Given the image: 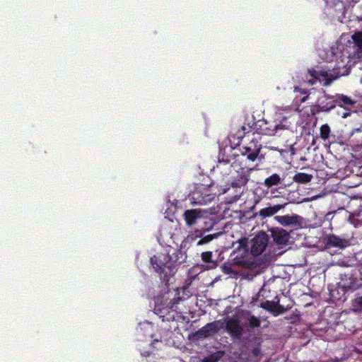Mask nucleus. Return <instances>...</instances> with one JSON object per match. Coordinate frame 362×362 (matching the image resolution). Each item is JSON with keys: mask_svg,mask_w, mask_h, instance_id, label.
Here are the masks:
<instances>
[{"mask_svg": "<svg viewBox=\"0 0 362 362\" xmlns=\"http://www.w3.org/2000/svg\"><path fill=\"white\" fill-rule=\"evenodd\" d=\"M216 238V234H209L202 237L197 243V245H204L209 243L210 241Z\"/></svg>", "mask_w": 362, "mask_h": 362, "instance_id": "nucleus-25", "label": "nucleus"}, {"mask_svg": "<svg viewBox=\"0 0 362 362\" xmlns=\"http://www.w3.org/2000/svg\"><path fill=\"white\" fill-rule=\"evenodd\" d=\"M334 99H335L336 106L344 108L352 107L356 103L351 98L342 94L334 95Z\"/></svg>", "mask_w": 362, "mask_h": 362, "instance_id": "nucleus-15", "label": "nucleus"}, {"mask_svg": "<svg viewBox=\"0 0 362 362\" xmlns=\"http://www.w3.org/2000/svg\"><path fill=\"white\" fill-rule=\"evenodd\" d=\"M173 255H176L175 258L170 256L169 253H157L151 257V264L165 284L168 283L169 277L173 275L176 266L182 262V260H180L178 257L179 255L181 257H182V254L179 250Z\"/></svg>", "mask_w": 362, "mask_h": 362, "instance_id": "nucleus-2", "label": "nucleus"}, {"mask_svg": "<svg viewBox=\"0 0 362 362\" xmlns=\"http://www.w3.org/2000/svg\"><path fill=\"white\" fill-rule=\"evenodd\" d=\"M272 239L277 245H285L288 241L289 233L281 228H272L270 229Z\"/></svg>", "mask_w": 362, "mask_h": 362, "instance_id": "nucleus-10", "label": "nucleus"}, {"mask_svg": "<svg viewBox=\"0 0 362 362\" xmlns=\"http://www.w3.org/2000/svg\"><path fill=\"white\" fill-rule=\"evenodd\" d=\"M246 243L247 242L245 240H243V249L244 253H247V249L245 247V243Z\"/></svg>", "mask_w": 362, "mask_h": 362, "instance_id": "nucleus-30", "label": "nucleus"}, {"mask_svg": "<svg viewBox=\"0 0 362 362\" xmlns=\"http://www.w3.org/2000/svg\"><path fill=\"white\" fill-rule=\"evenodd\" d=\"M291 108L289 106L286 107V111H291Z\"/></svg>", "mask_w": 362, "mask_h": 362, "instance_id": "nucleus-32", "label": "nucleus"}, {"mask_svg": "<svg viewBox=\"0 0 362 362\" xmlns=\"http://www.w3.org/2000/svg\"><path fill=\"white\" fill-rule=\"evenodd\" d=\"M327 245L344 249L349 245V242L348 240L341 238L335 235H330L327 238Z\"/></svg>", "mask_w": 362, "mask_h": 362, "instance_id": "nucleus-14", "label": "nucleus"}, {"mask_svg": "<svg viewBox=\"0 0 362 362\" xmlns=\"http://www.w3.org/2000/svg\"><path fill=\"white\" fill-rule=\"evenodd\" d=\"M360 83H362V78L360 79Z\"/></svg>", "mask_w": 362, "mask_h": 362, "instance_id": "nucleus-36", "label": "nucleus"}, {"mask_svg": "<svg viewBox=\"0 0 362 362\" xmlns=\"http://www.w3.org/2000/svg\"><path fill=\"white\" fill-rule=\"evenodd\" d=\"M358 271H359L361 277L362 278V260H361V262L358 264Z\"/></svg>", "mask_w": 362, "mask_h": 362, "instance_id": "nucleus-29", "label": "nucleus"}, {"mask_svg": "<svg viewBox=\"0 0 362 362\" xmlns=\"http://www.w3.org/2000/svg\"><path fill=\"white\" fill-rule=\"evenodd\" d=\"M182 300V298L180 297L175 298L173 300L172 302L170 303V308L173 310L176 309V305L178 304V303Z\"/></svg>", "mask_w": 362, "mask_h": 362, "instance_id": "nucleus-27", "label": "nucleus"}, {"mask_svg": "<svg viewBox=\"0 0 362 362\" xmlns=\"http://www.w3.org/2000/svg\"><path fill=\"white\" fill-rule=\"evenodd\" d=\"M251 354H252V356H254L255 358H257L259 356V354H261V351H259V348L256 347V348L252 349Z\"/></svg>", "mask_w": 362, "mask_h": 362, "instance_id": "nucleus-28", "label": "nucleus"}, {"mask_svg": "<svg viewBox=\"0 0 362 362\" xmlns=\"http://www.w3.org/2000/svg\"><path fill=\"white\" fill-rule=\"evenodd\" d=\"M183 216L187 225L193 226L196 223L197 219L201 217V214L197 209H187Z\"/></svg>", "mask_w": 362, "mask_h": 362, "instance_id": "nucleus-16", "label": "nucleus"}, {"mask_svg": "<svg viewBox=\"0 0 362 362\" xmlns=\"http://www.w3.org/2000/svg\"><path fill=\"white\" fill-rule=\"evenodd\" d=\"M260 307L269 312L274 316L279 315L286 312V308L284 305H280L278 302L274 300H267L260 304Z\"/></svg>", "mask_w": 362, "mask_h": 362, "instance_id": "nucleus-9", "label": "nucleus"}, {"mask_svg": "<svg viewBox=\"0 0 362 362\" xmlns=\"http://www.w3.org/2000/svg\"><path fill=\"white\" fill-rule=\"evenodd\" d=\"M356 51L362 52V31H356L351 35Z\"/></svg>", "mask_w": 362, "mask_h": 362, "instance_id": "nucleus-20", "label": "nucleus"}, {"mask_svg": "<svg viewBox=\"0 0 362 362\" xmlns=\"http://www.w3.org/2000/svg\"><path fill=\"white\" fill-rule=\"evenodd\" d=\"M223 355L224 353L222 351L214 352L206 356L204 359V362H217L223 356Z\"/></svg>", "mask_w": 362, "mask_h": 362, "instance_id": "nucleus-24", "label": "nucleus"}, {"mask_svg": "<svg viewBox=\"0 0 362 362\" xmlns=\"http://www.w3.org/2000/svg\"><path fill=\"white\" fill-rule=\"evenodd\" d=\"M350 69L344 66H335L331 71H317L314 69H308V74L312 78L308 79L309 85H314L317 81L322 82L324 86H330L337 78L341 76L349 74Z\"/></svg>", "mask_w": 362, "mask_h": 362, "instance_id": "nucleus-3", "label": "nucleus"}, {"mask_svg": "<svg viewBox=\"0 0 362 362\" xmlns=\"http://www.w3.org/2000/svg\"><path fill=\"white\" fill-rule=\"evenodd\" d=\"M281 178L278 174H272L265 179L264 185L267 187H271L277 185L280 183Z\"/></svg>", "mask_w": 362, "mask_h": 362, "instance_id": "nucleus-21", "label": "nucleus"}, {"mask_svg": "<svg viewBox=\"0 0 362 362\" xmlns=\"http://www.w3.org/2000/svg\"><path fill=\"white\" fill-rule=\"evenodd\" d=\"M223 327V322L221 320H214L207 323L204 327L198 329L195 332H192L189 335L190 340H200L218 334Z\"/></svg>", "mask_w": 362, "mask_h": 362, "instance_id": "nucleus-4", "label": "nucleus"}, {"mask_svg": "<svg viewBox=\"0 0 362 362\" xmlns=\"http://www.w3.org/2000/svg\"><path fill=\"white\" fill-rule=\"evenodd\" d=\"M294 92L297 93V95H296L294 99V103L297 105L306 102L310 95V92L308 90L303 89L299 86H294Z\"/></svg>", "mask_w": 362, "mask_h": 362, "instance_id": "nucleus-17", "label": "nucleus"}, {"mask_svg": "<svg viewBox=\"0 0 362 362\" xmlns=\"http://www.w3.org/2000/svg\"><path fill=\"white\" fill-rule=\"evenodd\" d=\"M255 169V168L247 169L240 168L239 170H237V175L236 177H234L230 185H232L233 187L236 188L245 186L248 182L250 175Z\"/></svg>", "mask_w": 362, "mask_h": 362, "instance_id": "nucleus-7", "label": "nucleus"}, {"mask_svg": "<svg viewBox=\"0 0 362 362\" xmlns=\"http://www.w3.org/2000/svg\"><path fill=\"white\" fill-rule=\"evenodd\" d=\"M360 305H361V306L362 307V298L361 299Z\"/></svg>", "mask_w": 362, "mask_h": 362, "instance_id": "nucleus-34", "label": "nucleus"}, {"mask_svg": "<svg viewBox=\"0 0 362 362\" xmlns=\"http://www.w3.org/2000/svg\"><path fill=\"white\" fill-rule=\"evenodd\" d=\"M268 244V237L265 232L258 233L251 240V254L255 257L261 255Z\"/></svg>", "mask_w": 362, "mask_h": 362, "instance_id": "nucleus-6", "label": "nucleus"}, {"mask_svg": "<svg viewBox=\"0 0 362 362\" xmlns=\"http://www.w3.org/2000/svg\"><path fill=\"white\" fill-rule=\"evenodd\" d=\"M331 134V128L327 124H324L320 127V138L324 141H326Z\"/></svg>", "mask_w": 362, "mask_h": 362, "instance_id": "nucleus-23", "label": "nucleus"}, {"mask_svg": "<svg viewBox=\"0 0 362 362\" xmlns=\"http://www.w3.org/2000/svg\"><path fill=\"white\" fill-rule=\"evenodd\" d=\"M300 218V217L296 214H293L291 215L276 216L274 217L275 221L284 226H298Z\"/></svg>", "mask_w": 362, "mask_h": 362, "instance_id": "nucleus-11", "label": "nucleus"}, {"mask_svg": "<svg viewBox=\"0 0 362 362\" xmlns=\"http://www.w3.org/2000/svg\"><path fill=\"white\" fill-rule=\"evenodd\" d=\"M286 206L285 204H276L274 206H267L266 208H263L260 209L258 212L259 217L263 218H267L273 216L276 214L278 211L281 210Z\"/></svg>", "mask_w": 362, "mask_h": 362, "instance_id": "nucleus-12", "label": "nucleus"}, {"mask_svg": "<svg viewBox=\"0 0 362 362\" xmlns=\"http://www.w3.org/2000/svg\"><path fill=\"white\" fill-rule=\"evenodd\" d=\"M226 331L233 339L239 340L243 335V328L239 324L238 320L233 317L229 318L226 323Z\"/></svg>", "mask_w": 362, "mask_h": 362, "instance_id": "nucleus-8", "label": "nucleus"}, {"mask_svg": "<svg viewBox=\"0 0 362 362\" xmlns=\"http://www.w3.org/2000/svg\"><path fill=\"white\" fill-rule=\"evenodd\" d=\"M336 107L335 99L333 95H324L323 97L317 99V104L313 107V115L317 114L321 112H328L334 109Z\"/></svg>", "mask_w": 362, "mask_h": 362, "instance_id": "nucleus-5", "label": "nucleus"}, {"mask_svg": "<svg viewBox=\"0 0 362 362\" xmlns=\"http://www.w3.org/2000/svg\"><path fill=\"white\" fill-rule=\"evenodd\" d=\"M201 259L206 264V269H215L218 266L217 260L212 259V253L210 251L201 253Z\"/></svg>", "mask_w": 362, "mask_h": 362, "instance_id": "nucleus-18", "label": "nucleus"}, {"mask_svg": "<svg viewBox=\"0 0 362 362\" xmlns=\"http://www.w3.org/2000/svg\"><path fill=\"white\" fill-rule=\"evenodd\" d=\"M268 124L265 121H262L259 124L260 128L256 129V132L252 131V127H241L236 134L230 135V138L233 140H238V151L241 155L246 158L250 162L256 160H262L264 157L261 155L262 144L259 135H273L276 133L279 129H283L284 127L281 124H274L267 126Z\"/></svg>", "mask_w": 362, "mask_h": 362, "instance_id": "nucleus-1", "label": "nucleus"}, {"mask_svg": "<svg viewBox=\"0 0 362 362\" xmlns=\"http://www.w3.org/2000/svg\"><path fill=\"white\" fill-rule=\"evenodd\" d=\"M346 116H347V114H345V115H344V118H346Z\"/></svg>", "mask_w": 362, "mask_h": 362, "instance_id": "nucleus-35", "label": "nucleus"}, {"mask_svg": "<svg viewBox=\"0 0 362 362\" xmlns=\"http://www.w3.org/2000/svg\"><path fill=\"white\" fill-rule=\"evenodd\" d=\"M233 264V265L239 266L245 269H255L257 267L255 261L239 256L234 257Z\"/></svg>", "mask_w": 362, "mask_h": 362, "instance_id": "nucleus-13", "label": "nucleus"}, {"mask_svg": "<svg viewBox=\"0 0 362 362\" xmlns=\"http://www.w3.org/2000/svg\"><path fill=\"white\" fill-rule=\"evenodd\" d=\"M326 1V3L328 4L329 3L330 1H332V0H325Z\"/></svg>", "mask_w": 362, "mask_h": 362, "instance_id": "nucleus-33", "label": "nucleus"}, {"mask_svg": "<svg viewBox=\"0 0 362 362\" xmlns=\"http://www.w3.org/2000/svg\"><path fill=\"white\" fill-rule=\"evenodd\" d=\"M313 179V175L312 174H307L304 173H298L294 175L293 176V182L301 183V184H306L308 182H310L312 181Z\"/></svg>", "mask_w": 362, "mask_h": 362, "instance_id": "nucleus-19", "label": "nucleus"}, {"mask_svg": "<svg viewBox=\"0 0 362 362\" xmlns=\"http://www.w3.org/2000/svg\"><path fill=\"white\" fill-rule=\"evenodd\" d=\"M247 314L248 315L247 318L248 327L252 329L258 328L261 325V320L257 316L250 315L249 312H247Z\"/></svg>", "mask_w": 362, "mask_h": 362, "instance_id": "nucleus-22", "label": "nucleus"}, {"mask_svg": "<svg viewBox=\"0 0 362 362\" xmlns=\"http://www.w3.org/2000/svg\"><path fill=\"white\" fill-rule=\"evenodd\" d=\"M354 286H354V284H350V285H349V286H346V287H349V288H354Z\"/></svg>", "mask_w": 362, "mask_h": 362, "instance_id": "nucleus-31", "label": "nucleus"}, {"mask_svg": "<svg viewBox=\"0 0 362 362\" xmlns=\"http://www.w3.org/2000/svg\"><path fill=\"white\" fill-rule=\"evenodd\" d=\"M222 270L223 274H234L233 269L231 268L230 265L228 264H224L222 267Z\"/></svg>", "mask_w": 362, "mask_h": 362, "instance_id": "nucleus-26", "label": "nucleus"}]
</instances>
